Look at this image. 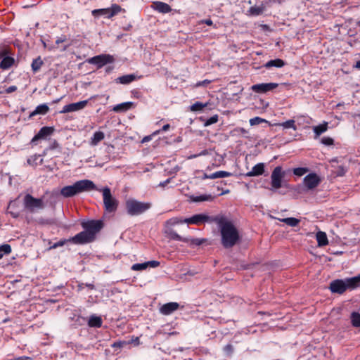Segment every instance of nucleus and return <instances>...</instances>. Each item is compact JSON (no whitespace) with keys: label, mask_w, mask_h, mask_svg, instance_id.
<instances>
[{"label":"nucleus","mask_w":360,"mask_h":360,"mask_svg":"<svg viewBox=\"0 0 360 360\" xmlns=\"http://www.w3.org/2000/svg\"><path fill=\"white\" fill-rule=\"evenodd\" d=\"M275 125L282 127L284 129L291 128V129H293L294 130H297L295 122L294 120H288L281 122V123L275 124Z\"/></svg>","instance_id":"473e14b6"},{"label":"nucleus","mask_w":360,"mask_h":360,"mask_svg":"<svg viewBox=\"0 0 360 360\" xmlns=\"http://www.w3.org/2000/svg\"><path fill=\"white\" fill-rule=\"evenodd\" d=\"M128 344H129V342H127L126 341H117V342H115L112 345V347L120 349Z\"/></svg>","instance_id":"49530a36"},{"label":"nucleus","mask_w":360,"mask_h":360,"mask_svg":"<svg viewBox=\"0 0 360 360\" xmlns=\"http://www.w3.org/2000/svg\"><path fill=\"white\" fill-rule=\"evenodd\" d=\"M67 41V37L65 35H62L61 37H59L56 40V44H59L60 43L65 42Z\"/></svg>","instance_id":"13d9d810"},{"label":"nucleus","mask_w":360,"mask_h":360,"mask_svg":"<svg viewBox=\"0 0 360 360\" xmlns=\"http://www.w3.org/2000/svg\"><path fill=\"white\" fill-rule=\"evenodd\" d=\"M151 8L161 13H168L172 11L169 4L158 1L153 2Z\"/></svg>","instance_id":"6ab92c4d"},{"label":"nucleus","mask_w":360,"mask_h":360,"mask_svg":"<svg viewBox=\"0 0 360 360\" xmlns=\"http://www.w3.org/2000/svg\"><path fill=\"white\" fill-rule=\"evenodd\" d=\"M278 86L277 83H261L252 85L251 89L257 94H264L275 89Z\"/></svg>","instance_id":"ddd939ff"},{"label":"nucleus","mask_w":360,"mask_h":360,"mask_svg":"<svg viewBox=\"0 0 360 360\" xmlns=\"http://www.w3.org/2000/svg\"><path fill=\"white\" fill-rule=\"evenodd\" d=\"M84 286H86L87 288H89L91 290L95 289V286L93 283H84Z\"/></svg>","instance_id":"0e129e2a"},{"label":"nucleus","mask_w":360,"mask_h":360,"mask_svg":"<svg viewBox=\"0 0 360 360\" xmlns=\"http://www.w3.org/2000/svg\"><path fill=\"white\" fill-rule=\"evenodd\" d=\"M105 137L104 133L101 131H96L91 139L90 144L97 146Z\"/></svg>","instance_id":"c756f323"},{"label":"nucleus","mask_w":360,"mask_h":360,"mask_svg":"<svg viewBox=\"0 0 360 360\" xmlns=\"http://www.w3.org/2000/svg\"><path fill=\"white\" fill-rule=\"evenodd\" d=\"M125 206L129 215L137 216L148 210L152 204L149 202H140L134 199H129L126 201Z\"/></svg>","instance_id":"423d86ee"},{"label":"nucleus","mask_w":360,"mask_h":360,"mask_svg":"<svg viewBox=\"0 0 360 360\" xmlns=\"http://www.w3.org/2000/svg\"><path fill=\"white\" fill-rule=\"evenodd\" d=\"M54 131V128L52 127H43L40 129L39 132L32 139L31 143H34L39 139H46L47 136L51 135Z\"/></svg>","instance_id":"dca6fc26"},{"label":"nucleus","mask_w":360,"mask_h":360,"mask_svg":"<svg viewBox=\"0 0 360 360\" xmlns=\"http://www.w3.org/2000/svg\"><path fill=\"white\" fill-rule=\"evenodd\" d=\"M347 169L343 166H339L336 171V175L338 176H342L345 174Z\"/></svg>","instance_id":"3c124183"},{"label":"nucleus","mask_w":360,"mask_h":360,"mask_svg":"<svg viewBox=\"0 0 360 360\" xmlns=\"http://www.w3.org/2000/svg\"><path fill=\"white\" fill-rule=\"evenodd\" d=\"M153 134L150 136H145L143 140H142V142L144 143V142H148L149 141H150L152 139V136H153Z\"/></svg>","instance_id":"680f3d73"},{"label":"nucleus","mask_w":360,"mask_h":360,"mask_svg":"<svg viewBox=\"0 0 360 360\" xmlns=\"http://www.w3.org/2000/svg\"><path fill=\"white\" fill-rule=\"evenodd\" d=\"M43 64H44V62L41 60L40 56L34 59L32 63V65H31L32 71L34 72H38L40 70V68H41V66L43 65Z\"/></svg>","instance_id":"2f4dec72"},{"label":"nucleus","mask_w":360,"mask_h":360,"mask_svg":"<svg viewBox=\"0 0 360 360\" xmlns=\"http://www.w3.org/2000/svg\"><path fill=\"white\" fill-rule=\"evenodd\" d=\"M264 172V163H258L255 165L252 170L248 172L246 174L247 176H256L262 175Z\"/></svg>","instance_id":"412c9836"},{"label":"nucleus","mask_w":360,"mask_h":360,"mask_svg":"<svg viewBox=\"0 0 360 360\" xmlns=\"http://www.w3.org/2000/svg\"><path fill=\"white\" fill-rule=\"evenodd\" d=\"M67 243H70L69 238L68 239H61L58 242L54 243L53 245H50V247L48 248V250L56 249L58 247L63 246Z\"/></svg>","instance_id":"a19ab883"},{"label":"nucleus","mask_w":360,"mask_h":360,"mask_svg":"<svg viewBox=\"0 0 360 360\" xmlns=\"http://www.w3.org/2000/svg\"><path fill=\"white\" fill-rule=\"evenodd\" d=\"M285 65V63L283 60L280 59V58H276V59L271 60L268 61L267 63H266L264 65V67H265L267 69H269L272 67H276V68H283Z\"/></svg>","instance_id":"cd10ccee"},{"label":"nucleus","mask_w":360,"mask_h":360,"mask_svg":"<svg viewBox=\"0 0 360 360\" xmlns=\"http://www.w3.org/2000/svg\"><path fill=\"white\" fill-rule=\"evenodd\" d=\"M84 227L85 228L84 231L69 238L70 243L75 245H85L93 243L96 238V235L101 231L103 226Z\"/></svg>","instance_id":"39448f33"},{"label":"nucleus","mask_w":360,"mask_h":360,"mask_svg":"<svg viewBox=\"0 0 360 360\" xmlns=\"http://www.w3.org/2000/svg\"><path fill=\"white\" fill-rule=\"evenodd\" d=\"M179 307V304L177 302H169L163 304L160 311L164 315H169L176 311Z\"/></svg>","instance_id":"aec40b11"},{"label":"nucleus","mask_w":360,"mask_h":360,"mask_svg":"<svg viewBox=\"0 0 360 360\" xmlns=\"http://www.w3.org/2000/svg\"><path fill=\"white\" fill-rule=\"evenodd\" d=\"M17 89H18L17 86L15 85H13V86H10L7 89H6L4 92L6 94H11V93L17 91Z\"/></svg>","instance_id":"5fc2aeb1"},{"label":"nucleus","mask_w":360,"mask_h":360,"mask_svg":"<svg viewBox=\"0 0 360 360\" xmlns=\"http://www.w3.org/2000/svg\"><path fill=\"white\" fill-rule=\"evenodd\" d=\"M203 22L207 25H212L213 24L212 20L211 19H205L203 20Z\"/></svg>","instance_id":"e2e57ef3"},{"label":"nucleus","mask_w":360,"mask_h":360,"mask_svg":"<svg viewBox=\"0 0 360 360\" xmlns=\"http://www.w3.org/2000/svg\"><path fill=\"white\" fill-rule=\"evenodd\" d=\"M221 243L225 249H229L238 244L241 240V236L236 226H219Z\"/></svg>","instance_id":"20e7f679"},{"label":"nucleus","mask_w":360,"mask_h":360,"mask_svg":"<svg viewBox=\"0 0 360 360\" xmlns=\"http://www.w3.org/2000/svg\"><path fill=\"white\" fill-rule=\"evenodd\" d=\"M268 121L259 117H255L250 120V124L251 126L259 125L262 123H267Z\"/></svg>","instance_id":"58836bf2"},{"label":"nucleus","mask_w":360,"mask_h":360,"mask_svg":"<svg viewBox=\"0 0 360 360\" xmlns=\"http://www.w3.org/2000/svg\"><path fill=\"white\" fill-rule=\"evenodd\" d=\"M97 191L102 192L103 207L106 212L114 213L117 211L119 201L112 196L110 188L108 186L103 189H97Z\"/></svg>","instance_id":"0eeeda50"},{"label":"nucleus","mask_w":360,"mask_h":360,"mask_svg":"<svg viewBox=\"0 0 360 360\" xmlns=\"http://www.w3.org/2000/svg\"><path fill=\"white\" fill-rule=\"evenodd\" d=\"M79 225H103V221L101 219L98 220H90V221H82Z\"/></svg>","instance_id":"79ce46f5"},{"label":"nucleus","mask_w":360,"mask_h":360,"mask_svg":"<svg viewBox=\"0 0 360 360\" xmlns=\"http://www.w3.org/2000/svg\"><path fill=\"white\" fill-rule=\"evenodd\" d=\"M121 11H125L124 9L122 8V7L117 4H114L110 8H100V9H94L92 11V15L95 18H98L100 16H104L106 18H111L113 16L117 15Z\"/></svg>","instance_id":"1a4fd4ad"},{"label":"nucleus","mask_w":360,"mask_h":360,"mask_svg":"<svg viewBox=\"0 0 360 360\" xmlns=\"http://www.w3.org/2000/svg\"><path fill=\"white\" fill-rule=\"evenodd\" d=\"M132 102H124L115 105L112 110L115 112H126L133 106Z\"/></svg>","instance_id":"a878e982"},{"label":"nucleus","mask_w":360,"mask_h":360,"mask_svg":"<svg viewBox=\"0 0 360 360\" xmlns=\"http://www.w3.org/2000/svg\"><path fill=\"white\" fill-rule=\"evenodd\" d=\"M10 51L8 49H4L0 51V58L4 57H8L7 55L9 53Z\"/></svg>","instance_id":"4d7b16f0"},{"label":"nucleus","mask_w":360,"mask_h":360,"mask_svg":"<svg viewBox=\"0 0 360 360\" xmlns=\"http://www.w3.org/2000/svg\"><path fill=\"white\" fill-rule=\"evenodd\" d=\"M212 195H200L199 196L192 197L191 199L193 202H202V201H212L214 200Z\"/></svg>","instance_id":"f704fd0d"},{"label":"nucleus","mask_w":360,"mask_h":360,"mask_svg":"<svg viewBox=\"0 0 360 360\" xmlns=\"http://www.w3.org/2000/svg\"><path fill=\"white\" fill-rule=\"evenodd\" d=\"M332 293L343 294L347 290V285L345 280L335 279L330 282L329 288Z\"/></svg>","instance_id":"f8f14e48"},{"label":"nucleus","mask_w":360,"mask_h":360,"mask_svg":"<svg viewBox=\"0 0 360 360\" xmlns=\"http://www.w3.org/2000/svg\"><path fill=\"white\" fill-rule=\"evenodd\" d=\"M280 221L285 223L286 225H297L300 221L298 219L294 217H288L279 219Z\"/></svg>","instance_id":"4c0bfd02"},{"label":"nucleus","mask_w":360,"mask_h":360,"mask_svg":"<svg viewBox=\"0 0 360 360\" xmlns=\"http://www.w3.org/2000/svg\"><path fill=\"white\" fill-rule=\"evenodd\" d=\"M321 143L326 146H331L333 145L334 141L330 137H323L321 139Z\"/></svg>","instance_id":"09e8293b"},{"label":"nucleus","mask_w":360,"mask_h":360,"mask_svg":"<svg viewBox=\"0 0 360 360\" xmlns=\"http://www.w3.org/2000/svg\"><path fill=\"white\" fill-rule=\"evenodd\" d=\"M160 264V262L156 260L148 261L143 263L134 264L131 269L133 271H143L146 269L148 267L156 268Z\"/></svg>","instance_id":"f3484780"},{"label":"nucleus","mask_w":360,"mask_h":360,"mask_svg":"<svg viewBox=\"0 0 360 360\" xmlns=\"http://www.w3.org/2000/svg\"><path fill=\"white\" fill-rule=\"evenodd\" d=\"M347 289H355L360 286V274L349 278L345 279Z\"/></svg>","instance_id":"4be33fe9"},{"label":"nucleus","mask_w":360,"mask_h":360,"mask_svg":"<svg viewBox=\"0 0 360 360\" xmlns=\"http://www.w3.org/2000/svg\"><path fill=\"white\" fill-rule=\"evenodd\" d=\"M58 194L53 191H46L41 197L37 198L31 194H26L23 198V205L30 212H38L46 207H54Z\"/></svg>","instance_id":"f03ea898"},{"label":"nucleus","mask_w":360,"mask_h":360,"mask_svg":"<svg viewBox=\"0 0 360 360\" xmlns=\"http://www.w3.org/2000/svg\"><path fill=\"white\" fill-rule=\"evenodd\" d=\"M352 324L354 327H360V314L354 311L351 314Z\"/></svg>","instance_id":"e433bc0d"},{"label":"nucleus","mask_w":360,"mask_h":360,"mask_svg":"<svg viewBox=\"0 0 360 360\" xmlns=\"http://www.w3.org/2000/svg\"><path fill=\"white\" fill-rule=\"evenodd\" d=\"M207 106L206 103H202L200 102H195L191 106V110L193 112L196 111H200L202 110L205 107Z\"/></svg>","instance_id":"ea45409f"},{"label":"nucleus","mask_w":360,"mask_h":360,"mask_svg":"<svg viewBox=\"0 0 360 360\" xmlns=\"http://www.w3.org/2000/svg\"><path fill=\"white\" fill-rule=\"evenodd\" d=\"M103 321L100 316L92 315L90 316L88 325L90 327L100 328L102 326Z\"/></svg>","instance_id":"c85d7f7f"},{"label":"nucleus","mask_w":360,"mask_h":360,"mask_svg":"<svg viewBox=\"0 0 360 360\" xmlns=\"http://www.w3.org/2000/svg\"><path fill=\"white\" fill-rule=\"evenodd\" d=\"M181 224H209L215 225H233L229 215L219 214L208 215L206 214H197L191 217L181 216L172 217L166 221L165 225H179Z\"/></svg>","instance_id":"f257e3e1"},{"label":"nucleus","mask_w":360,"mask_h":360,"mask_svg":"<svg viewBox=\"0 0 360 360\" xmlns=\"http://www.w3.org/2000/svg\"><path fill=\"white\" fill-rule=\"evenodd\" d=\"M171 179H172V178H169L167 180H165L162 182H160L159 186H162V187L166 186L170 182Z\"/></svg>","instance_id":"052dcab7"},{"label":"nucleus","mask_w":360,"mask_h":360,"mask_svg":"<svg viewBox=\"0 0 360 360\" xmlns=\"http://www.w3.org/2000/svg\"><path fill=\"white\" fill-rule=\"evenodd\" d=\"M211 82L210 80H208V79H205L203 81H200V82H198L196 84H195V86L196 87H199V86H207V84H209Z\"/></svg>","instance_id":"864d4df0"},{"label":"nucleus","mask_w":360,"mask_h":360,"mask_svg":"<svg viewBox=\"0 0 360 360\" xmlns=\"http://www.w3.org/2000/svg\"><path fill=\"white\" fill-rule=\"evenodd\" d=\"M49 111V108L46 104H41L36 107L35 110L30 114L32 118L37 115H46Z\"/></svg>","instance_id":"b1692460"},{"label":"nucleus","mask_w":360,"mask_h":360,"mask_svg":"<svg viewBox=\"0 0 360 360\" xmlns=\"http://www.w3.org/2000/svg\"><path fill=\"white\" fill-rule=\"evenodd\" d=\"M163 232L165 236L169 239L185 243H190L192 245L199 246L206 241V239L204 238H189L187 237L181 236L175 231H174L169 226H166L164 229Z\"/></svg>","instance_id":"6e6552de"},{"label":"nucleus","mask_w":360,"mask_h":360,"mask_svg":"<svg viewBox=\"0 0 360 360\" xmlns=\"http://www.w3.org/2000/svg\"><path fill=\"white\" fill-rule=\"evenodd\" d=\"M136 79V76L134 74L125 75L117 77L115 81L122 84H129Z\"/></svg>","instance_id":"5701e85b"},{"label":"nucleus","mask_w":360,"mask_h":360,"mask_svg":"<svg viewBox=\"0 0 360 360\" xmlns=\"http://www.w3.org/2000/svg\"><path fill=\"white\" fill-rule=\"evenodd\" d=\"M77 287H78L79 290H82L84 288V283H79Z\"/></svg>","instance_id":"338daca9"},{"label":"nucleus","mask_w":360,"mask_h":360,"mask_svg":"<svg viewBox=\"0 0 360 360\" xmlns=\"http://www.w3.org/2000/svg\"><path fill=\"white\" fill-rule=\"evenodd\" d=\"M223 350L226 354L231 355L233 352V347L232 345L228 344L226 346H224Z\"/></svg>","instance_id":"8fccbe9b"},{"label":"nucleus","mask_w":360,"mask_h":360,"mask_svg":"<svg viewBox=\"0 0 360 360\" xmlns=\"http://www.w3.org/2000/svg\"><path fill=\"white\" fill-rule=\"evenodd\" d=\"M1 59L2 60L0 62V68L2 70H8L11 68L15 63V59L11 56L4 57L1 58Z\"/></svg>","instance_id":"bb28decb"},{"label":"nucleus","mask_w":360,"mask_h":360,"mask_svg":"<svg viewBox=\"0 0 360 360\" xmlns=\"http://www.w3.org/2000/svg\"><path fill=\"white\" fill-rule=\"evenodd\" d=\"M7 212L14 218L19 217L20 213V206L18 199L12 200L9 202L7 207Z\"/></svg>","instance_id":"a211bd4d"},{"label":"nucleus","mask_w":360,"mask_h":360,"mask_svg":"<svg viewBox=\"0 0 360 360\" xmlns=\"http://www.w3.org/2000/svg\"><path fill=\"white\" fill-rule=\"evenodd\" d=\"M264 11V7L262 6H254L249 8L248 13L250 15L257 16L261 15Z\"/></svg>","instance_id":"72a5a7b5"},{"label":"nucleus","mask_w":360,"mask_h":360,"mask_svg":"<svg viewBox=\"0 0 360 360\" xmlns=\"http://www.w3.org/2000/svg\"><path fill=\"white\" fill-rule=\"evenodd\" d=\"M96 190L95 184L89 179L76 181L73 185L66 186L61 188L60 194L65 198H70L82 192Z\"/></svg>","instance_id":"7ed1b4c3"},{"label":"nucleus","mask_w":360,"mask_h":360,"mask_svg":"<svg viewBox=\"0 0 360 360\" xmlns=\"http://www.w3.org/2000/svg\"><path fill=\"white\" fill-rule=\"evenodd\" d=\"M39 156H40L39 155H37V154L31 156L27 160V164L30 165H32V166L36 165H37L36 161L38 160Z\"/></svg>","instance_id":"a18cd8bd"},{"label":"nucleus","mask_w":360,"mask_h":360,"mask_svg":"<svg viewBox=\"0 0 360 360\" xmlns=\"http://www.w3.org/2000/svg\"><path fill=\"white\" fill-rule=\"evenodd\" d=\"M316 238L318 243V246L323 247L328 244V240L326 233L323 231H319L316 234Z\"/></svg>","instance_id":"393cba45"},{"label":"nucleus","mask_w":360,"mask_h":360,"mask_svg":"<svg viewBox=\"0 0 360 360\" xmlns=\"http://www.w3.org/2000/svg\"><path fill=\"white\" fill-rule=\"evenodd\" d=\"M285 176V172L281 166L276 167L271 175V185L274 189H278L282 187V181Z\"/></svg>","instance_id":"9d476101"},{"label":"nucleus","mask_w":360,"mask_h":360,"mask_svg":"<svg viewBox=\"0 0 360 360\" xmlns=\"http://www.w3.org/2000/svg\"><path fill=\"white\" fill-rule=\"evenodd\" d=\"M114 61V58L111 55L101 54L94 56L88 60L90 64L96 65L97 68H101L106 64L112 63Z\"/></svg>","instance_id":"9b49d317"},{"label":"nucleus","mask_w":360,"mask_h":360,"mask_svg":"<svg viewBox=\"0 0 360 360\" xmlns=\"http://www.w3.org/2000/svg\"><path fill=\"white\" fill-rule=\"evenodd\" d=\"M354 67L357 69H360V60H358L356 63V65H354Z\"/></svg>","instance_id":"774afa93"},{"label":"nucleus","mask_w":360,"mask_h":360,"mask_svg":"<svg viewBox=\"0 0 360 360\" xmlns=\"http://www.w3.org/2000/svg\"><path fill=\"white\" fill-rule=\"evenodd\" d=\"M203 179H217V172H215L211 174H205L203 176Z\"/></svg>","instance_id":"6e6d98bb"},{"label":"nucleus","mask_w":360,"mask_h":360,"mask_svg":"<svg viewBox=\"0 0 360 360\" xmlns=\"http://www.w3.org/2000/svg\"><path fill=\"white\" fill-rule=\"evenodd\" d=\"M207 153H207V150H202V151L199 155H193V158H196V157H198V156H199V155H207Z\"/></svg>","instance_id":"69168bd1"},{"label":"nucleus","mask_w":360,"mask_h":360,"mask_svg":"<svg viewBox=\"0 0 360 360\" xmlns=\"http://www.w3.org/2000/svg\"><path fill=\"white\" fill-rule=\"evenodd\" d=\"M88 103V101H82L77 103H72L65 105L63 110L60 111V113H68L70 112H75L84 109Z\"/></svg>","instance_id":"4468645a"},{"label":"nucleus","mask_w":360,"mask_h":360,"mask_svg":"<svg viewBox=\"0 0 360 360\" xmlns=\"http://www.w3.org/2000/svg\"><path fill=\"white\" fill-rule=\"evenodd\" d=\"M328 130V122H324L323 124H319L313 127V131L316 137L319 136L321 134Z\"/></svg>","instance_id":"7c9ffc66"},{"label":"nucleus","mask_w":360,"mask_h":360,"mask_svg":"<svg viewBox=\"0 0 360 360\" xmlns=\"http://www.w3.org/2000/svg\"><path fill=\"white\" fill-rule=\"evenodd\" d=\"M12 251L11 246L8 244H3L0 245V259L3 258L4 255H9Z\"/></svg>","instance_id":"c9c22d12"},{"label":"nucleus","mask_w":360,"mask_h":360,"mask_svg":"<svg viewBox=\"0 0 360 360\" xmlns=\"http://www.w3.org/2000/svg\"><path fill=\"white\" fill-rule=\"evenodd\" d=\"M8 360H32V358H30L29 356H19L17 358L8 359Z\"/></svg>","instance_id":"bf43d9fd"},{"label":"nucleus","mask_w":360,"mask_h":360,"mask_svg":"<svg viewBox=\"0 0 360 360\" xmlns=\"http://www.w3.org/2000/svg\"><path fill=\"white\" fill-rule=\"evenodd\" d=\"M170 128V125L169 124H165L161 129H159V130H157L155 131H154L153 133V135H158L159 134L161 131H166L167 130H169Z\"/></svg>","instance_id":"603ef678"},{"label":"nucleus","mask_w":360,"mask_h":360,"mask_svg":"<svg viewBox=\"0 0 360 360\" xmlns=\"http://www.w3.org/2000/svg\"><path fill=\"white\" fill-rule=\"evenodd\" d=\"M217 179L218 178H225L232 176V173L226 172V171H217Z\"/></svg>","instance_id":"de8ad7c7"},{"label":"nucleus","mask_w":360,"mask_h":360,"mask_svg":"<svg viewBox=\"0 0 360 360\" xmlns=\"http://www.w3.org/2000/svg\"><path fill=\"white\" fill-rule=\"evenodd\" d=\"M218 120H219V117L217 115H214L212 117H210V118H208L205 122V126H210L212 124H214V123H217L218 122Z\"/></svg>","instance_id":"c03bdc74"},{"label":"nucleus","mask_w":360,"mask_h":360,"mask_svg":"<svg viewBox=\"0 0 360 360\" xmlns=\"http://www.w3.org/2000/svg\"><path fill=\"white\" fill-rule=\"evenodd\" d=\"M320 181L321 180L319 177L314 173L307 175L303 179L304 185L307 188V189H313L316 188L318 186Z\"/></svg>","instance_id":"2eb2a0df"},{"label":"nucleus","mask_w":360,"mask_h":360,"mask_svg":"<svg viewBox=\"0 0 360 360\" xmlns=\"http://www.w3.org/2000/svg\"><path fill=\"white\" fill-rule=\"evenodd\" d=\"M307 171H308V169L307 168H304V167H297V168H295L293 169V174L295 175H296V176H302L305 173H307Z\"/></svg>","instance_id":"37998d69"}]
</instances>
